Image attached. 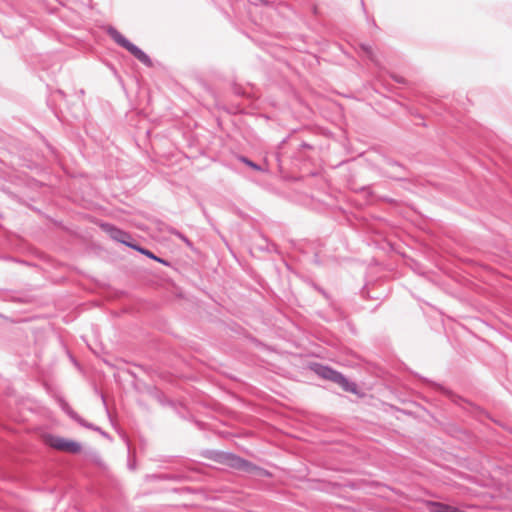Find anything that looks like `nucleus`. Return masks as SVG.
Listing matches in <instances>:
<instances>
[{"label":"nucleus","instance_id":"nucleus-1","mask_svg":"<svg viewBox=\"0 0 512 512\" xmlns=\"http://www.w3.org/2000/svg\"><path fill=\"white\" fill-rule=\"evenodd\" d=\"M42 440L49 447L61 452L77 454L82 450L80 443L58 435L46 433L42 435Z\"/></svg>","mask_w":512,"mask_h":512},{"label":"nucleus","instance_id":"nucleus-2","mask_svg":"<svg viewBox=\"0 0 512 512\" xmlns=\"http://www.w3.org/2000/svg\"><path fill=\"white\" fill-rule=\"evenodd\" d=\"M311 369L320 377L339 384L345 391L356 392L355 384L349 383L343 375L330 369L329 367L320 364H314L311 366Z\"/></svg>","mask_w":512,"mask_h":512},{"label":"nucleus","instance_id":"nucleus-3","mask_svg":"<svg viewBox=\"0 0 512 512\" xmlns=\"http://www.w3.org/2000/svg\"><path fill=\"white\" fill-rule=\"evenodd\" d=\"M108 34L117 44L128 50L140 62L148 66L152 64L148 55H146L141 49L132 44L130 41H128L118 30L110 27L108 29Z\"/></svg>","mask_w":512,"mask_h":512},{"label":"nucleus","instance_id":"nucleus-4","mask_svg":"<svg viewBox=\"0 0 512 512\" xmlns=\"http://www.w3.org/2000/svg\"><path fill=\"white\" fill-rule=\"evenodd\" d=\"M227 460H228V464L233 468L244 470L247 472L255 471V472H258L260 475H268L267 471L257 468L255 466H253L252 464H250V463L244 461L243 459L236 457L234 455L228 457Z\"/></svg>","mask_w":512,"mask_h":512},{"label":"nucleus","instance_id":"nucleus-5","mask_svg":"<svg viewBox=\"0 0 512 512\" xmlns=\"http://www.w3.org/2000/svg\"><path fill=\"white\" fill-rule=\"evenodd\" d=\"M103 228L111 236V238H113L129 247L133 246V244L129 242V240L131 239V236L128 233L121 231L115 227L109 226V225H105V226H103Z\"/></svg>","mask_w":512,"mask_h":512},{"label":"nucleus","instance_id":"nucleus-6","mask_svg":"<svg viewBox=\"0 0 512 512\" xmlns=\"http://www.w3.org/2000/svg\"><path fill=\"white\" fill-rule=\"evenodd\" d=\"M361 50L365 53L367 57H369L372 61H375V53L371 46L366 44L360 45Z\"/></svg>","mask_w":512,"mask_h":512},{"label":"nucleus","instance_id":"nucleus-7","mask_svg":"<svg viewBox=\"0 0 512 512\" xmlns=\"http://www.w3.org/2000/svg\"><path fill=\"white\" fill-rule=\"evenodd\" d=\"M132 248L136 249L137 251L141 252L142 254L158 261V262H163L160 258L156 257L155 255H153L152 252H150L149 250H146L144 248H141V247H138L136 245H133Z\"/></svg>","mask_w":512,"mask_h":512},{"label":"nucleus","instance_id":"nucleus-8","mask_svg":"<svg viewBox=\"0 0 512 512\" xmlns=\"http://www.w3.org/2000/svg\"><path fill=\"white\" fill-rule=\"evenodd\" d=\"M242 161L248 165L249 167L253 168L254 170H260V167L255 164L254 162L250 161L249 159L247 158H242Z\"/></svg>","mask_w":512,"mask_h":512},{"label":"nucleus","instance_id":"nucleus-9","mask_svg":"<svg viewBox=\"0 0 512 512\" xmlns=\"http://www.w3.org/2000/svg\"><path fill=\"white\" fill-rule=\"evenodd\" d=\"M486 496H488V494L486 492H482L481 494V497H482V502L484 501V499L486 498ZM489 497H491V495L489 494Z\"/></svg>","mask_w":512,"mask_h":512},{"label":"nucleus","instance_id":"nucleus-10","mask_svg":"<svg viewBox=\"0 0 512 512\" xmlns=\"http://www.w3.org/2000/svg\"><path fill=\"white\" fill-rule=\"evenodd\" d=\"M256 3H260V4H267V1L266 0H255Z\"/></svg>","mask_w":512,"mask_h":512}]
</instances>
